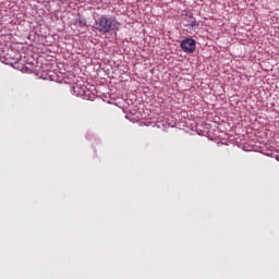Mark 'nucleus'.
Returning a JSON list of instances; mask_svg holds the SVG:
<instances>
[{
	"label": "nucleus",
	"mask_w": 279,
	"mask_h": 279,
	"mask_svg": "<svg viewBox=\"0 0 279 279\" xmlns=\"http://www.w3.org/2000/svg\"><path fill=\"white\" fill-rule=\"evenodd\" d=\"M185 27H189V29H195L199 27V24L197 23V21H192L190 24H185Z\"/></svg>",
	"instance_id": "7ed1b4c3"
},
{
	"label": "nucleus",
	"mask_w": 279,
	"mask_h": 279,
	"mask_svg": "<svg viewBox=\"0 0 279 279\" xmlns=\"http://www.w3.org/2000/svg\"><path fill=\"white\" fill-rule=\"evenodd\" d=\"M181 49L184 53H194L196 49V41L193 38H185L181 41Z\"/></svg>",
	"instance_id": "f03ea898"
},
{
	"label": "nucleus",
	"mask_w": 279,
	"mask_h": 279,
	"mask_svg": "<svg viewBox=\"0 0 279 279\" xmlns=\"http://www.w3.org/2000/svg\"><path fill=\"white\" fill-rule=\"evenodd\" d=\"M120 25L117 17L105 14L95 20L94 27L97 32H100V34H110V32H117Z\"/></svg>",
	"instance_id": "f257e3e1"
},
{
	"label": "nucleus",
	"mask_w": 279,
	"mask_h": 279,
	"mask_svg": "<svg viewBox=\"0 0 279 279\" xmlns=\"http://www.w3.org/2000/svg\"><path fill=\"white\" fill-rule=\"evenodd\" d=\"M186 16H189V19H193V13H187Z\"/></svg>",
	"instance_id": "20e7f679"
}]
</instances>
